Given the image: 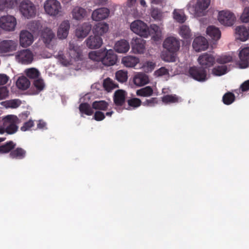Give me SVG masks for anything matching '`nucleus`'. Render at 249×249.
<instances>
[{"mask_svg": "<svg viewBox=\"0 0 249 249\" xmlns=\"http://www.w3.org/2000/svg\"><path fill=\"white\" fill-rule=\"evenodd\" d=\"M89 58L95 61L101 62L107 66L114 65L117 60V56L112 50L93 51L89 53Z\"/></svg>", "mask_w": 249, "mask_h": 249, "instance_id": "obj_1", "label": "nucleus"}, {"mask_svg": "<svg viewBox=\"0 0 249 249\" xmlns=\"http://www.w3.org/2000/svg\"><path fill=\"white\" fill-rule=\"evenodd\" d=\"M15 4H19L21 14L27 19L35 18L36 14L35 5L29 0H14Z\"/></svg>", "mask_w": 249, "mask_h": 249, "instance_id": "obj_2", "label": "nucleus"}, {"mask_svg": "<svg viewBox=\"0 0 249 249\" xmlns=\"http://www.w3.org/2000/svg\"><path fill=\"white\" fill-rule=\"evenodd\" d=\"M188 73L189 77L198 82H203L208 79L207 70L200 66L190 67Z\"/></svg>", "mask_w": 249, "mask_h": 249, "instance_id": "obj_3", "label": "nucleus"}, {"mask_svg": "<svg viewBox=\"0 0 249 249\" xmlns=\"http://www.w3.org/2000/svg\"><path fill=\"white\" fill-rule=\"evenodd\" d=\"M18 118L14 115H8L3 118V124L8 134L15 133L18 129Z\"/></svg>", "mask_w": 249, "mask_h": 249, "instance_id": "obj_4", "label": "nucleus"}, {"mask_svg": "<svg viewBox=\"0 0 249 249\" xmlns=\"http://www.w3.org/2000/svg\"><path fill=\"white\" fill-rule=\"evenodd\" d=\"M44 9L46 14L52 17L60 15L62 7L57 0H47L44 3Z\"/></svg>", "mask_w": 249, "mask_h": 249, "instance_id": "obj_5", "label": "nucleus"}, {"mask_svg": "<svg viewBox=\"0 0 249 249\" xmlns=\"http://www.w3.org/2000/svg\"><path fill=\"white\" fill-rule=\"evenodd\" d=\"M130 29L135 34L144 37H147L150 35L149 27L146 24L140 20L132 22L130 24Z\"/></svg>", "mask_w": 249, "mask_h": 249, "instance_id": "obj_6", "label": "nucleus"}, {"mask_svg": "<svg viewBox=\"0 0 249 249\" xmlns=\"http://www.w3.org/2000/svg\"><path fill=\"white\" fill-rule=\"evenodd\" d=\"M17 24V19L13 16L7 15L0 17V28L5 31H14Z\"/></svg>", "mask_w": 249, "mask_h": 249, "instance_id": "obj_7", "label": "nucleus"}, {"mask_svg": "<svg viewBox=\"0 0 249 249\" xmlns=\"http://www.w3.org/2000/svg\"><path fill=\"white\" fill-rule=\"evenodd\" d=\"M211 0H197L195 6H188V9L196 16H201L203 15L204 11L208 8Z\"/></svg>", "mask_w": 249, "mask_h": 249, "instance_id": "obj_8", "label": "nucleus"}, {"mask_svg": "<svg viewBox=\"0 0 249 249\" xmlns=\"http://www.w3.org/2000/svg\"><path fill=\"white\" fill-rule=\"evenodd\" d=\"M218 19L221 24L230 26L233 24L235 17L233 13L229 11H222L219 12Z\"/></svg>", "mask_w": 249, "mask_h": 249, "instance_id": "obj_9", "label": "nucleus"}, {"mask_svg": "<svg viewBox=\"0 0 249 249\" xmlns=\"http://www.w3.org/2000/svg\"><path fill=\"white\" fill-rule=\"evenodd\" d=\"M16 58L22 64H28L33 61L34 55L30 50L25 49L18 52L16 55Z\"/></svg>", "mask_w": 249, "mask_h": 249, "instance_id": "obj_10", "label": "nucleus"}, {"mask_svg": "<svg viewBox=\"0 0 249 249\" xmlns=\"http://www.w3.org/2000/svg\"><path fill=\"white\" fill-rule=\"evenodd\" d=\"M163 46L169 52L174 53L179 50L180 43L176 38L172 36L168 37L164 41Z\"/></svg>", "mask_w": 249, "mask_h": 249, "instance_id": "obj_11", "label": "nucleus"}, {"mask_svg": "<svg viewBox=\"0 0 249 249\" xmlns=\"http://www.w3.org/2000/svg\"><path fill=\"white\" fill-rule=\"evenodd\" d=\"M145 41L142 38H133L131 42L132 51L134 53H143L145 51Z\"/></svg>", "mask_w": 249, "mask_h": 249, "instance_id": "obj_12", "label": "nucleus"}, {"mask_svg": "<svg viewBox=\"0 0 249 249\" xmlns=\"http://www.w3.org/2000/svg\"><path fill=\"white\" fill-rule=\"evenodd\" d=\"M198 61L201 67H204L207 70L208 68L213 65L215 58L211 54L204 53L199 56Z\"/></svg>", "mask_w": 249, "mask_h": 249, "instance_id": "obj_13", "label": "nucleus"}, {"mask_svg": "<svg viewBox=\"0 0 249 249\" xmlns=\"http://www.w3.org/2000/svg\"><path fill=\"white\" fill-rule=\"evenodd\" d=\"M71 14L73 19L80 21L84 20L87 17L88 12L83 7L74 6L71 10Z\"/></svg>", "mask_w": 249, "mask_h": 249, "instance_id": "obj_14", "label": "nucleus"}, {"mask_svg": "<svg viewBox=\"0 0 249 249\" xmlns=\"http://www.w3.org/2000/svg\"><path fill=\"white\" fill-rule=\"evenodd\" d=\"M34 41L33 35L27 30H22L19 34V43L23 47L30 46Z\"/></svg>", "mask_w": 249, "mask_h": 249, "instance_id": "obj_15", "label": "nucleus"}, {"mask_svg": "<svg viewBox=\"0 0 249 249\" xmlns=\"http://www.w3.org/2000/svg\"><path fill=\"white\" fill-rule=\"evenodd\" d=\"M239 53L240 66L241 68H246L249 65V47L240 48Z\"/></svg>", "mask_w": 249, "mask_h": 249, "instance_id": "obj_16", "label": "nucleus"}, {"mask_svg": "<svg viewBox=\"0 0 249 249\" xmlns=\"http://www.w3.org/2000/svg\"><path fill=\"white\" fill-rule=\"evenodd\" d=\"M87 47L90 49L99 48L103 44L101 36L94 35L89 36L86 40Z\"/></svg>", "mask_w": 249, "mask_h": 249, "instance_id": "obj_17", "label": "nucleus"}, {"mask_svg": "<svg viewBox=\"0 0 249 249\" xmlns=\"http://www.w3.org/2000/svg\"><path fill=\"white\" fill-rule=\"evenodd\" d=\"M91 29V24L89 22H85L76 29L75 35L77 38L83 39L89 35Z\"/></svg>", "mask_w": 249, "mask_h": 249, "instance_id": "obj_18", "label": "nucleus"}, {"mask_svg": "<svg viewBox=\"0 0 249 249\" xmlns=\"http://www.w3.org/2000/svg\"><path fill=\"white\" fill-rule=\"evenodd\" d=\"M110 11L107 8H101L94 10L92 13L91 18L93 20L100 21L107 18Z\"/></svg>", "mask_w": 249, "mask_h": 249, "instance_id": "obj_19", "label": "nucleus"}, {"mask_svg": "<svg viewBox=\"0 0 249 249\" xmlns=\"http://www.w3.org/2000/svg\"><path fill=\"white\" fill-rule=\"evenodd\" d=\"M17 43L12 40H3L0 42V53H7L16 50Z\"/></svg>", "mask_w": 249, "mask_h": 249, "instance_id": "obj_20", "label": "nucleus"}, {"mask_svg": "<svg viewBox=\"0 0 249 249\" xmlns=\"http://www.w3.org/2000/svg\"><path fill=\"white\" fill-rule=\"evenodd\" d=\"M208 46L207 39L202 36L196 37L193 41V47L196 52L204 51Z\"/></svg>", "mask_w": 249, "mask_h": 249, "instance_id": "obj_21", "label": "nucleus"}, {"mask_svg": "<svg viewBox=\"0 0 249 249\" xmlns=\"http://www.w3.org/2000/svg\"><path fill=\"white\" fill-rule=\"evenodd\" d=\"M70 28V23L69 20H64L61 22L57 31V36L60 39L66 38Z\"/></svg>", "mask_w": 249, "mask_h": 249, "instance_id": "obj_22", "label": "nucleus"}, {"mask_svg": "<svg viewBox=\"0 0 249 249\" xmlns=\"http://www.w3.org/2000/svg\"><path fill=\"white\" fill-rule=\"evenodd\" d=\"M55 36V34L49 28L46 27L41 31V37L46 46L49 45L51 43L52 40L54 39Z\"/></svg>", "mask_w": 249, "mask_h": 249, "instance_id": "obj_23", "label": "nucleus"}, {"mask_svg": "<svg viewBox=\"0 0 249 249\" xmlns=\"http://www.w3.org/2000/svg\"><path fill=\"white\" fill-rule=\"evenodd\" d=\"M235 33L237 38L242 41H246L249 38L247 28L243 25L237 26L235 29Z\"/></svg>", "mask_w": 249, "mask_h": 249, "instance_id": "obj_24", "label": "nucleus"}, {"mask_svg": "<svg viewBox=\"0 0 249 249\" xmlns=\"http://www.w3.org/2000/svg\"><path fill=\"white\" fill-rule=\"evenodd\" d=\"M129 43L125 39L118 41L114 46L115 50L119 53H125L129 51Z\"/></svg>", "mask_w": 249, "mask_h": 249, "instance_id": "obj_25", "label": "nucleus"}, {"mask_svg": "<svg viewBox=\"0 0 249 249\" xmlns=\"http://www.w3.org/2000/svg\"><path fill=\"white\" fill-rule=\"evenodd\" d=\"M126 95V92L123 90L116 91L113 98L114 104L117 106H123L125 102Z\"/></svg>", "mask_w": 249, "mask_h": 249, "instance_id": "obj_26", "label": "nucleus"}, {"mask_svg": "<svg viewBox=\"0 0 249 249\" xmlns=\"http://www.w3.org/2000/svg\"><path fill=\"white\" fill-rule=\"evenodd\" d=\"M133 82L136 86H142L149 83V78L144 73H138L134 76Z\"/></svg>", "mask_w": 249, "mask_h": 249, "instance_id": "obj_27", "label": "nucleus"}, {"mask_svg": "<svg viewBox=\"0 0 249 249\" xmlns=\"http://www.w3.org/2000/svg\"><path fill=\"white\" fill-rule=\"evenodd\" d=\"M139 62V59L136 57L128 55L122 59V63L126 67H134Z\"/></svg>", "mask_w": 249, "mask_h": 249, "instance_id": "obj_28", "label": "nucleus"}, {"mask_svg": "<svg viewBox=\"0 0 249 249\" xmlns=\"http://www.w3.org/2000/svg\"><path fill=\"white\" fill-rule=\"evenodd\" d=\"M108 30V26L106 23H98L96 24L93 29V33L94 35L102 36L103 34L107 32Z\"/></svg>", "mask_w": 249, "mask_h": 249, "instance_id": "obj_29", "label": "nucleus"}, {"mask_svg": "<svg viewBox=\"0 0 249 249\" xmlns=\"http://www.w3.org/2000/svg\"><path fill=\"white\" fill-rule=\"evenodd\" d=\"M26 155V151L21 147L14 148L11 151L9 154L10 158L18 160H22L24 159Z\"/></svg>", "mask_w": 249, "mask_h": 249, "instance_id": "obj_30", "label": "nucleus"}, {"mask_svg": "<svg viewBox=\"0 0 249 249\" xmlns=\"http://www.w3.org/2000/svg\"><path fill=\"white\" fill-rule=\"evenodd\" d=\"M161 101L164 104L178 103L182 101V98L176 94H168L161 98Z\"/></svg>", "mask_w": 249, "mask_h": 249, "instance_id": "obj_31", "label": "nucleus"}, {"mask_svg": "<svg viewBox=\"0 0 249 249\" xmlns=\"http://www.w3.org/2000/svg\"><path fill=\"white\" fill-rule=\"evenodd\" d=\"M206 32L207 35L213 40H217L220 38L221 32L218 28L214 26H209L207 28Z\"/></svg>", "mask_w": 249, "mask_h": 249, "instance_id": "obj_32", "label": "nucleus"}, {"mask_svg": "<svg viewBox=\"0 0 249 249\" xmlns=\"http://www.w3.org/2000/svg\"><path fill=\"white\" fill-rule=\"evenodd\" d=\"M92 107H91L90 105L88 103H82L80 104L79 106V110L80 113L82 114L81 116H83V114H85L88 116H90L94 113Z\"/></svg>", "mask_w": 249, "mask_h": 249, "instance_id": "obj_33", "label": "nucleus"}, {"mask_svg": "<svg viewBox=\"0 0 249 249\" xmlns=\"http://www.w3.org/2000/svg\"><path fill=\"white\" fill-rule=\"evenodd\" d=\"M14 0H0V12H7L14 8Z\"/></svg>", "mask_w": 249, "mask_h": 249, "instance_id": "obj_34", "label": "nucleus"}, {"mask_svg": "<svg viewBox=\"0 0 249 249\" xmlns=\"http://www.w3.org/2000/svg\"><path fill=\"white\" fill-rule=\"evenodd\" d=\"M16 85L19 89L26 90L30 87V82L27 77L21 76L18 79Z\"/></svg>", "mask_w": 249, "mask_h": 249, "instance_id": "obj_35", "label": "nucleus"}, {"mask_svg": "<svg viewBox=\"0 0 249 249\" xmlns=\"http://www.w3.org/2000/svg\"><path fill=\"white\" fill-rule=\"evenodd\" d=\"M173 18L178 22L182 23L186 20V17L183 10L175 9L173 12Z\"/></svg>", "mask_w": 249, "mask_h": 249, "instance_id": "obj_36", "label": "nucleus"}, {"mask_svg": "<svg viewBox=\"0 0 249 249\" xmlns=\"http://www.w3.org/2000/svg\"><path fill=\"white\" fill-rule=\"evenodd\" d=\"M139 96L150 97L153 94V89L150 86H146L137 90Z\"/></svg>", "mask_w": 249, "mask_h": 249, "instance_id": "obj_37", "label": "nucleus"}, {"mask_svg": "<svg viewBox=\"0 0 249 249\" xmlns=\"http://www.w3.org/2000/svg\"><path fill=\"white\" fill-rule=\"evenodd\" d=\"M108 104L105 101H95L92 104V108L99 110H107V109Z\"/></svg>", "mask_w": 249, "mask_h": 249, "instance_id": "obj_38", "label": "nucleus"}, {"mask_svg": "<svg viewBox=\"0 0 249 249\" xmlns=\"http://www.w3.org/2000/svg\"><path fill=\"white\" fill-rule=\"evenodd\" d=\"M16 144L10 141L6 142L4 144L0 146V153H7L11 152L16 147Z\"/></svg>", "mask_w": 249, "mask_h": 249, "instance_id": "obj_39", "label": "nucleus"}, {"mask_svg": "<svg viewBox=\"0 0 249 249\" xmlns=\"http://www.w3.org/2000/svg\"><path fill=\"white\" fill-rule=\"evenodd\" d=\"M179 35L184 39H190L192 34L189 27L183 25L180 27Z\"/></svg>", "mask_w": 249, "mask_h": 249, "instance_id": "obj_40", "label": "nucleus"}, {"mask_svg": "<svg viewBox=\"0 0 249 249\" xmlns=\"http://www.w3.org/2000/svg\"><path fill=\"white\" fill-rule=\"evenodd\" d=\"M235 98V97L233 93L228 92L223 95L222 101L224 104L229 105L234 101Z\"/></svg>", "mask_w": 249, "mask_h": 249, "instance_id": "obj_41", "label": "nucleus"}, {"mask_svg": "<svg viewBox=\"0 0 249 249\" xmlns=\"http://www.w3.org/2000/svg\"><path fill=\"white\" fill-rule=\"evenodd\" d=\"M116 79L121 83H124L127 81V72L124 70L118 71L115 74Z\"/></svg>", "mask_w": 249, "mask_h": 249, "instance_id": "obj_42", "label": "nucleus"}, {"mask_svg": "<svg viewBox=\"0 0 249 249\" xmlns=\"http://www.w3.org/2000/svg\"><path fill=\"white\" fill-rule=\"evenodd\" d=\"M151 16L156 20L160 21L163 18V13L160 10L157 8H152L150 12Z\"/></svg>", "mask_w": 249, "mask_h": 249, "instance_id": "obj_43", "label": "nucleus"}, {"mask_svg": "<svg viewBox=\"0 0 249 249\" xmlns=\"http://www.w3.org/2000/svg\"><path fill=\"white\" fill-rule=\"evenodd\" d=\"M227 71V67L226 65L218 66L214 67L213 70V73L214 75L221 76L225 74Z\"/></svg>", "mask_w": 249, "mask_h": 249, "instance_id": "obj_44", "label": "nucleus"}, {"mask_svg": "<svg viewBox=\"0 0 249 249\" xmlns=\"http://www.w3.org/2000/svg\"><path fill=\"white\" fill-rule=\"evenodd\" d=\"M27 76L31 79H37L39 74V71L35 68L28 69L25 70Z\"/></svg>", "mask_w": 249, "mask_h": 249, "instance_id": "obj_45", "label": "nucleus"}, {"mask_svg": "<svg viewBox=\"0 0 249 249\" xmlns=\"http://www.w3.org/2000/svg\"><path fill=\"white\" fill-rule=\"evenodd\" d=\"M33 85L36 90L35 94H38L39 92L43 90L45 87V84L42 79L37 78L35 79L34 81Z\"/></svg>", "mask_w": 249, "mask_h": 249, "instance_id": "obj_46", "label": "nucleus"}, {"mask_svg": "<svg viewBox=\"0 0 249 249\" xmlns=\"http://www.w3.org/2000/svg\"><path fill=\"white\" fill-rule=\"evenodd\" d=\"M28 27L33 32L36 33L41 28V25L39 21L34 20L28 23Z\"/></svg>", "mask_w": 249, "mask_h": 249, "instance_id": "obj_47", "label": "nucleus"}, {"mask_svg": "<svg viewBox=\"0 0 249 249\" xmlns=\"http://www.w3.org/2000/svg\"><path fill=\"white\" fill-rule=\"evenodd\" d=\"M71 57L75 61H78L81 59V53L78 47L74 50L69 52Z\"/></svg>", "mask_w": 249, "mask_h": 249, "instance_id": "obj_48", "label": "nucleus"}, {"mask_svg": "<svg viewBox=\"0 0 249 249\" xmlns=\"http://www.w3.org/2000/svg\"><path fill=\"white\" fill-rule=\"evenodd\" d=\"M103 86L107 90H111L115 88V85L113 83V81L109 78L104 80L103 82Z\"/></svg>", "mask_w": 249, "mask_h": 249, "instance_id": "obj_49", "label": "nucleus"}, {"mask_svg": "<svg viewBox=\"0 0 249 249\" xmlns=\"http://www.w3.org/2000/svg\"><path fill=\"white\" fill-rule=\"evenodd\" d=\"M232 61V57L230 55H223L218 58L216 61L218 63L224 64Z\"/></svg>", "mask_w": 249, "mask_h": 249, "instance_id": "obj_50", "label": "nucleus"}, {"mask_svg": "<svg viewBox=\"0 0 249 249\" xmlns=\"http://www.w3.org/2000/svg\"><path fill=\"white\" fill-rule=\"evenodd\" d=\"M127 103L129 106L134 107H137L140 106L141 104L142 105L141 100L137 98H133L128 100Z\"/></svg>", "mask_w": 249, "mask_h": 249, "instance_id": "obj_51", "label": "nucleus"}, {"mask_svg": "<svg viewBox=\"0 0 249 249\" xmlns=\"http://www.w3.org/2000/svg\"><path fill=\"white\" fill-rule=\"evenodd\" d=\"M142 105L145 106L154 107L156 104H158V101L156 97L151 98L149 99H146L143 102H142Z\"/></svg>", "mask_w": 249, "mask_h": 249, "instance_id": "obj_52", "label": "nucleus"}, {"mask_svg": "<svg viewBox=\"0 0 249 249\" xmlns=\"http://www.w3.org/2000/svg\"><path fill=\"white\" fill-rule=\"evenodd\" d=\"M241 19L243 22H249V7L244 8L241 16Z\"/></svg>", "mask_w": 249, "mask_h": 249, "instance_id": "obj_53", "label": "nucleus"}, {"mask_svg": "<svg viewBox=\"0 0 249 249\" xmlns=\"http://www.w3.org/2000/svg\"><path fill=\"white\" fill-rule=\"evenodd\" d=\"M33 126L34 121L30 120L29 121L23 124V125L21 127L20 129L22 131H26L27 130H29Z\"/></svg>", "mask_w": 249, "mask_h": 249, "instance_id": "obj_54", "label": "nucleus"}, {"mask_svg": "<svg viewBox=\"0 0 249 249\" xmlns=\"http://www.w3.org/2000/svg\"><path fill=\"white\" fill-rule=\"evenodd\" d=\"M8 96V90L5 87H0V100L5 99Z\"/></svg>", "mask_w": 249, "mask_h": 249, "instance_id": "obj_55", "label": "nucleus"}, {"mask_svg": "<svg viewBox=\"0 0 249 249\" xmlns=\"http://www.w3.org/2000/svg\"><path fill=\"white\" fill-rule=\"evenodd\" d=\"M93 118L97 121H101L105 118V115L100 111H96L94 113Z\"/></svg>", "mask_w": 249, "mask_h": 249, "instance_id": "obj_56", "label": "nucleus"}, {"mask_svg": "<svg viewBox=\"0 0 249 249\" xmlns=\"http://www.w3.org/2000/svg\"><path fill=\"white\" fill-rule=\"evenodd\" d=\"M20 102L18 100H12L8 102V107L11 108H17L19 106Z\"/></svg>", "mask_w": 249, "mask_h": 249, "instance_id": "obj_57", "label": "nucleus"}, {"mask_svg": "<svg viewBox=\"0 0 249 249\" xmlns=\"http://www.w3.org/2000/svg\"><path fill=\"white\" fill-rule=\"evenodd\" d=\"M155 72L157 75L160 76L168 74V71L165 68L161 67L157 71H156Z\"/></svg>", "mask_w": 249, "mask_h": 249, "instance_id": "obj_58", "label": "nucleus"}, {"mask_svg": "<svg viewBox=\"0 0 249 249\" xmlns=\"http://www.w3.org/2000/svg\"><path fill=\"white\" fill-rule=\"evenodd\" d=\"M163 59L164 61L166 62L175 61V57L173 54L169 55L168 54L166 53L165 54H163Z\"/></svg>", "mask_w": 249, "mask_h": 249, "instance_id": "obj_59", "label": "nucleus"}, {"mask_svg": "<svg viewBox=\"0 0 249 249\" xmlns=\"http://www.w3.org/2000/svg\"><path fill=\"white\" fill-rule=\"evenodd\" d=\"M9 79V77L5 74L0 73V85H3L6 84Z\"/></svg>", "mask_w": 249, "mask_h": 249, "instance_id": "obj_60", "label": "nucleus"}, {"mask_svg": "<svg viewBox=\"0 0 249 249\" xmlns=\"http://www.w3.org/2000/svg\"><path fill=\"white\" fill-rule=\"evenodd\" d=\"M240 89L243 92L247 91L249 90V80L245 81L240 86Z\"/></svg>", "mask_w": 249, "mask_h": 249, "instance_id": "obj_61", "label": "nucleus"}, {"mask_svg": "<svg viewBox=\"0 0 249 249\" xmlns=\"http://www.w3.org/2000/svg\"><path fill=\"white\" fill-rule=\"evenodd\" d=\"M150 29L151 30L153 31V32L155 34H158L160 32V28L159 26L156 24H152L150 26Z\"/></svg>", "mask_w": 249, "mask_h": 249, "instance_id": "obj_62", "label": "nucleus"}, {"mask_svg": "<svg viewBox=\"0 0 249 249\" xmlns=\"http://www.w3.org/2000/svg\"><path fill=\"white\" fill-rule=\"evenodd\" d=\"M46 125V124L44 122L42 121H39L37 124V127L38 129H43L45 127Z\"/></svg>", "mask_w": 249, "mask_h": 249, "instance_id": "obj_63", "label": "nucleus"}, {"mask_svg": "<svg viewBox=\"0 0 249 249\" xmlns=\"http://www.w3.org/2000/svg\"><path fill=\"white\" fill-rule=\"evenodd\" d=\"M137 0H127V5L129 7H131L135 5Z\"/></svg>", "mask_w": 249, "mask_h": 249, "instance_id": "obj_64", "label": "nucleus"}]
</instances>
